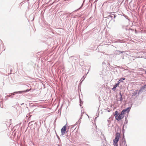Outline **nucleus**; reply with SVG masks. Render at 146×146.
<instances>
[{
    "label": "nucleus",
    "instance_id": "obj_3",
    "mask_svg": "<svg viewBox=\"0 0 146 146\" xmlns=\"http://www.w3.org/2000/svg\"><path fill=\"white\" fill-rule=\"evenodd\" d=\"M66 126L65 125L61 129V131L62 135H64L65 134L66 130Z\"/></svg>",
    "mask_w": 146,
    "mask_h": 146
},
{
    "label": "nucleus",
    "instance_id": "obj_6",
    "mask_svg": "<svg viewBox=\"0 0 146 146\" xmlns=\"http://www.w3.org/2000/svg\"><path fill=\"white\" fill-rule=\"evenodd\" d=\"M119 94L120 96V98H119V100L120 101H121L123 100L122 96L121 93L120 92L119 93Z\"/></svg>",
    "mask_w": 146,
    "mask_h": 146
},
{
    "label": "nucleus",
    "instance_id": "obj_12",
    "mask_svg": "<svg viewBox=\"0 0 146 146\" xmlns=\"http://www.w3.org/2000/svg\"><path fill=\"white\" fill-rule=\"evenodd\" d=\"M121 52V53H123V52Z\"/></svg>",
    "mask_w": 146,
    "mask_h": 146
},
{
    "label": "nucleus",
    "instance_id": "obj_10",
    "mask_svg": "<svg viewBox=\"0 0 146 146\" xmlns=\"http://www.w3.org/2000/svg\"><path fill=\"white\" fill-rule=\"evenodd\" d=\"M115 89H116V88H114V87H113V88H112V90H114Z\"/></svg>",
    "mask_w": 146,
    "mask_h": 146
},
{
    "label": "nucleus",
    "instance_id": "obj_1",
    "mask_svg": "<svg viewBox=\"0 0 146 146\" xmlns=\"http://www.w3.org/2000/svg\"><path fill=\"white\" fill-rule=\"evenodd\" d=\"M131 107H129L126 109H124L121 111V113L118 115V114L115 116L116 119L118 121L123 119L124 117L123 115L126 112H129L130 111Z\"/></svg>",
    "mask_w": 146,
    "mask_h": 146
},
{
    "label": "nucleus",
    "instance_id": "obj_2",
    "mask_svg": "<svg viewBox=\"0 0 146 146\" xmlns=\"http://www.w3.org/2000/svg\"><path fill=\"white\" fill-rule=\"evenodd\" d=\"M120 138V135L118 133H117L115 135V138L113 140V145L114 146H118L117 143Z\"/></svg>",
    "mask_w": 146,
    "mask_h": 146
},
{
    "label": "nucleus",
    "instance_id": "obj_5",
    "mask_svg": "<svg viewBox=\"0 0 146 146\" xmlns=\"http://www.w3.org/2000/svg\"><path fill=\"white\" fill-rule=\"evenodd\" d=\"M120 80H119L118 81V83L115 84V85L114 86V88H116L117 87V86L119 85V84L120 83Z\"/></svg>",
    "mask_w": 146,
    "mask_h": 146
},
{
    "label": "nucleus",
    "instance_id": "obj_7",
    "mask_svg": "<svg viewBox=\"0 0 146 146\" xmlns=\"http://www.w3.org/2000/svg\"><path fill=\"white\" fill-rule=\"evenodd\" d=\"M137 90H136L134 92V93L133 94V95H136L137 94Z\"/></svg>",
    "mask_w": 146,
    "mask_h": 146
},
{
    "label": "nucleus",
    "instance_id": "obj_13",
    "mask_svg": "<svg viewBox=\"0 0 146 146\" xmlns=\"http://www.w3.org/2000/svg\"><path fill=\"white\" fill-rule=\"evenodd\" d=\"M80 8H81L80 7V8L79 9H80ZM79 9H78V10Z\"/></svg>",
    "mask_w": 146,
    "mask_h": 146
},
{
    "label": "nucleus",
    "instance_id": "obj_4",
    "mask_svg": "<svg viewBox=\"0 0 146 146\" xmlns=\"http://www.w3.org/2000/svg\"><path fill=\"white\" fill-rule=\"evenodd\" d=\"M31 90V88L30 89H27L26 90H25V91H19V92H17V93H23V92H29V91H30Z\"/></svg>",
    "mask_w": 146,
    "mask_h": 146
},
{
    "label": "nucleus",
    "instance_id": "obj_11",
    "mask_svg": "<svg viewBox=\"0 0 146 146\" xmlns=\"http://www.w3.org/2000/svg\"><path fill=\"white\" fill-rule=\"evenodd\" d=\"M105 141H106V138H105Z\"/></svg>",
    "mask_w": 146,
    "mask_h": 146
},
{
    "label": "nucleus",
    "instance_id": "obj_9",
    "mask_svg": "<svg viewBox=\"0 0 146 146\" xmlns=\"http://www.w3.org/2000/svg\"><path fill=\"white\" fill-rule=\"evenodd\" d=\"M121 79H122L123 80H124L125 79V78H121L120 80H121ZM120 82H121V80H120Z\"/></svg>",
    "mask_w": 146,
    "mask_h": 146
},
{
    "label": "nucleus",
    "instance_id": "obj_8",
    "mask_svg": "<svg viewBox=\"0 0 146 146\" xmlns=\"http://www.w3.org/2000/svg\"><path fill=\"white\" fill-rule=\"evenodd\" d=\"M117 113H118V112L117 111H116L115 112V114L116 115H117Z\"/></svg>",
    "mask_w": 146,
    "mask_h": 146
}]
</instances>
